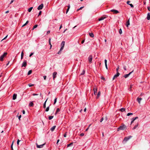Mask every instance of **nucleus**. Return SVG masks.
Returning <instances> with one entry per match:
<instances>
[{
	"instance_id": "nucleus-47",
	"label": "nucleus",
	"mask_w": 150,
	"mask_h": 150,
	"mask_svg": "<svg viewBox=\"0 0 150 150\" xmlns=\"http://www.w3.org/2000/svg\"><path fill=\"white\" fill-rule=\"evenodd\" d=\"M103 120V117H102L100 120V122H102V121Z\"/></svg>"
},
{
	"instance_id": "nucleus-28",
	"label": "nucleus",
	"mask_w": 150,
	"mask_h": 150,
	"mask_svg": "<svg viewBox=\"0 0 150 150\" xmlns=\"http://www.w3.org/2000/svg\"><path fill=\"white\" fill-rule=\"evenodd\" d=\"M32 71L31 70H29L28 71V75H30V74H31L32 73Z\"/></svg>"
},
{
	"instance_id": "nucleus-16",
	"label": "nucleus",
	"mask_w": 150,
	"mask_h": 150,
	"mask_svg": "<svg viewBox=\"0 0 150 150\" xmlns=\"http://www.w3.org/2000/svg\"><path fill=\"white\" fill-rule=\"evenodd\" d=\"M56 126H53L51 128V130L52 131H53L54 129H55Z\"/></svg>"
},
{
	"instance_id": "nucleus-8",
	"label": "nucleus",
	"mask_w": 150,
	"mask_h": 150,
	"mask_svg": "<svg viewBox=\"0 0 150 150\" xmlns=\"http://www.w3.org/2000/svg\"><path fill=\"white\" fill-rule=\"evenodd\" d=\"M57 72H54L53 74V80H54L55 78L57 77Z\"/></svg>"
},
{
	"instance_id": "nucleus-15",
	"label": "nucleus",
	"mask_w": 150,
	"mask_h": 150,
	"mask_svg": "<svg viewBox=\"0 0 150 150\" xmlns=\"http://www.w3.org/2000/svg\"><path fill=\"white\" fill-rule=\"evenodd\" d=\"M120 75V74L119 72H117L116 74H115L114 76V77H115V78H117V77H118L119 75Z\"/></svg>"
},
{
	"instance_id": "nucleus-23",
	"label": "nucleus",
	"mask_w": 150,
	"mask_h": 150,
	"mask_svg": "<svg viewBox=\"0 0 150 150\" xmlns=\"http://www.w3.org/2000/svg\"><path fill=\"white\" fill-rule=\"evenodd\" d=\"M47 99L46 100V101H45V103H44V104H43V108H46V102L47 101Z\"/></svg>"
},
{
	"instance_id": "nucleus-44",
	"label": "nucleus",
	"mask_w": 150,
	"mask_h": 150,
	"mask_svg": "<svg viewBox=\"0 0 150 150\" xmlns=\"http://www.w3.org/2000/svg\"><path fill=\"white\" fill-rule=\"evenodd\" d=\"M20 141L19 140V139H18L17 141V144L18 145L19 144V142H20Z\"/></svg>"
},
{
	"instance_id": "nucleus-55",
	"label": "nucleus",
	"mask_w": 150,
	"mask_h": 150,
	"mask_svg": "<svg viewBox=\"0 0 150 150\" xmlns=\"http://www.w3.org/2000/svg\"><path fill=\"white\" fill-rule=\"evenodd\" d=\"M83 7H80L79 9H77V11H78L79 10L81 9Z\"/></svg>"
},
{
	"instance_id": "nucleus-42",
	"label": "nucleus",
	"mask_w": 150,
	"mask_h": 150,
	"mask_svg": "<svg viewBox=\"0 0 150 150\" xmlns=\"http://www.w3.org/2000/svg\"><path fill=\"white\" fill-rule=\"evenodd\" d=\"M28 85L29 86V87H31L32 86H33L34 85L33 84H28Z\"/></svg>"
},
{
	"instance_id": "nucleus-3",
	"label": "nucleus",
	"mask_w": 150,
	"mask_h": 150,
	"mask_svg": "<svg viewBox=\"0 0 150 150\" xmlns=\"http://www.w3.org/2000/svg\"><path fill=\"white\" fill-rule=\"evenodd\" d=\"M65 42L64 41L62 42L61 44V47L60 48V51H62L64 48L65 45Z\"/></svg>"
},
{
	"instance_id": "nucleus-45",
	"label": "nucleus",
	"mask_w": 150,
	"mask_h": 150,
	"mask_svg": "<svg viewBox=\"0 0 150 150\" xmlns=\"http://www.w3.org/2000/svg\"><path fill=\"white\" fill-rule=\"evenodd\" d=\"M41 13H42V11H39V14H38V16H39L41 14Z\"/></svg>"
},
{
	"instance_id": "nucleus-20",
	"label": "nucleus",
	"mask_w": 150,
	"mask_h": 150,
	"mask_svg": "<svg viewBox=\"0 0 150 150\" xmlns=\"http://www.w3.org/2000/svg\"><path fill=\"white\" fill-rule=\"evenodd\" d=\"M24 56V53L23 51L21 53V59H23V56Z\"/></svg>"
},
{
	"instance_id": "nucleus-29",
	"label": "nucleus",
	"mask_w": 150,
	"mask_h": 150,
	"mask_svg": "<svg viewBox=\"0 0 150 150\" xmlns=\"http://www.w3.org/2000/svg\"><path fill=\"white\" fill-rule=\"evenodd\" d=\"M49 108H50L49 106L47 107V108H46V109H45V111L46 112H48L49 110Z\"/></svg>"
},
{
	"instance_id": "nucleus-49",
	"label": "nucleus",
	"mask_w": 150,
	"mask_h": 150,
	"mask_svg": "<svg viewBox=\"0 0 150 150\" xmlns=\"http://www.w3.org/2000/svg\"><path fill=\"white\" fill-rule=\"evenodd\" d=\"M130 2V1H127V4L129 5V3Z\"/></svg>"
},
{
	"instance_id": "nucleus-19",
	"label": "nucleus",
	"mask_w": 150,
	"mask_h": 150,
	"mask_svg": "<svg viewBox=\"0 0 150 150\" xmlns=\"http://www.w3.org/2000/svg\"><path fill=\"white\" fill-rule=\"evenodd\" d=\"M34 104L33 102H31L29 104V106H33Z\"/></svg>"
},
{
	"instance_id": "nucleus-7",
	"label": "nucleus",
	"mask_w": 150,
	"mask_h": 150,
	"mask_svg": "<svg viewBox=\"0 0 150 150\" xmlns=\"http://www.w3.org/2000/svg\"><path fill=\"white\" fill-rule=\"evenodd\" d=\"M43 7V4H41L38 7V10H40L42 9Z\"/></svg>"
},
{
	"instance_id": "nucleus-64",
	"label": "nucleus",
	"mask_w": 150,
	"mask_h": 150,
	"mask_svg": "<svg viewBox=\"0 0 150 150\" xmlns=\"http://www.w3.org/2000/svg\"><path fill=\"white\" fill-rule=\"evenodd\" d=\"M14 1V0H12L11 2L10 3V4H11L12 3H13V2Z\"/></svg>"
},
{
	"instance_id": "nucleus-36",
	"label": "nucleus",
	"mask_w": 150,
	"mask_h": 150,
	"mask_svg": "<svg viewBox=\"0 0 150 150\" xmlns=\"http://www.w3.org/2000/svg\"><path fill=\"white\" fill-rule=\"evenodd\" d=\"M13 142L12 143V144L11 145V149L12 150H13Z\"/></svg>"
},
{
	"instance_id": "nucleus-21",
	"label": "nucleus",
	"mask_w": 150,
	"mask_h": 150,
	"mask_svg": "<svg viewBox=\"0 0 150 150\" xmlns=\"http://www.w3.org/2000/svg\"><path fill=\"white\" fill-rule=\"evenodd\" d=\"M89 35L91 37H94V35L93 33H89Z\"/></svg>"
},
{
	"instance_id": "nucleus-17",
	"label": "nucleus",
	"mask_w": 150,
	"mask_h": 150,
	"mask_svg": "<svg viewBox=\"0 0 150 150\" xmlns=\"http://www.w3.org/2000/svg\"><path fill=\"white\" fill-rule=\"evenodd\" d=\"M130 24L129 23V19L128 20V21H127L126 23V26L127 27H128V25H129Z\"/></svg>"
},
{
	"instance_id": "nucleus-35",
	"label": "nucleus",
	"mask_w": 150,
	"mask_h": 150,
	"mask_svg": "<svg viewBox=\"0 0 150 150\" xmlns=\"http://www.w3.org/2000/svg\"><path fill=\"white\" fill-rule=\"evenodd\" d=\"M57 100V98H56L54 100V104H55L56 103Z\"/></svg>"
},
{
	"instance_id": "nucleus-46",
	"label": "nucleus",
	"mask_w": 150,
	"mask_h": 150,
	"mask_svg": "<svg viewBox=\"0 0 150 150\" xmlns=\"http://www.w3.org/2000/svg\"><path fill=\"white\" fill-rule=\"evenodd\" d=\"M134 71V70H133L131 72H129L128 74L129 75H130Z\"/></svg>"
},
{
	"instance_id": "nucleus-1",
	"label": "nucleus",
	"mask_w": 150,
	"mask_h": 150,
	"mask_svg": "<svg viewBox=\"0 0 150 150\" xmlns=\"http://www.w3.org/2000/svg\"><path fill=\"white\" fill-rule=\"evenodd\" d=\"M125 128H126V126L125 125H123L119 127L117 129V130L119 131L120 130H123Z\"/></svg>"
},
{
	"instance_id": "nucleus-2",
	"label": "nucleus",
	"mask_w": 150,
	"mask_h": 150,
	"mask_svg": "<svg viewBox=\"0 0 150 150\" xmlns=\"http://www.w3.org/2000/svg\"><path fill=\"white\" fill-rule=\"evenodd\" d=\"M7 54V52H4L3 54L0 57V60L1 61H3L4 58L6 56Z\"/></svg>"
},
{
	"instance_id": "nucleus-12",
	"label": "nucleus",
	"mask_w": 150,
	"mask_h": 150,
	"mask_svg": "<svg viewBox=\"0 0 150 150\" xmlns=\"http://www.w3.org/2000/svg\"><path fill=\"white\" fill-rule=\"evenodd\" d=\"M17 95L16 94L14 93L13 94V100H15L16 98Z\"/></svg>"
},
{
	"instance_id": "nucleus-38",
	"label": "nucleus",
	"mask_w": 150,
	"mask_h": 150,
	"mask_svg": "<svg viewBox=\"0 0 150 150\" xmlns=\"http://www.w3.org/2000/svg\"><path fill=\"white\" fill-rule=\"evenodd\" d=\"M85 73V71L84 70H83L82 71V72L81 74V75H83Z\"/></svg>"
},
{
	"instance_id": "nucleus-6",
	"label": "nucleus",
	"mask_w": 150,
	"mask_h": 150,
	"mask_svg": "<svg viewBox=\"0 0 150 150\" xmlns=\"http://www.w3.org/2000/svg\"><path fill=\"white\" fill-rule=\"evenodd\" d=\"M93 57L91 55H90L88 57V61L90 63H92V60Z\"/></svg>"
},
{
	"instance_id": "nucleus-57",
	"label": "nucleus",
	"mask_w": 150,
	"mask_h": 150,
	"mask_svg": "<svg viewBox=\"0 0 150 150\" xmlns=\"http://www.w3.org/2000/svg\"><path fill=\"white\" fill-rule=\"evenodd\" d=\"M46 77H47L46 76H43V78H44V80H46Z\"/></svg>"
},
{
	"instance_id": "nucleus-59",
	"label": "nucleus",
	"mask_w": 150,
	"mask_h": 150,
	"mask_svg": "<svg viewBox=\"0 0 150 150\" xmlns=\"http://www.w3.org/2000/svg\"><path fill=\"white\" fill-rule=\"evenodd\" d=\"M7 36L8 35H6L4 38V39L2 40L5 39L7 38Z\"/></svg>"
},
{
	"instance_id": "nucleus-61",
	"label": "nucleus",
	"mask_w": 150,
	"mask_h": 150,
	"mask_svg": "<svg viewBox=\"0 0 150 150\" xmlns=\"http://www.w3.org/2000/svg\"><path fill=\"white\" fill-rule=\"evenodd\" d=\"M132 88V85H131V86H130V88H129V91H131Z\"/></svg>"
},
{
	"instance_id": "nucleus-54",
	"label": "nucleus",
	"mask_w": 150,
	"mask_h": 150,
	"mask_svg": "<svg viewBox=\"0 0 150 150\" xmlns=\"http://www.w3.org/2000/svg\"><path fill=\"white\" fill-rule=\"evenodd\" d=\"M50 33V30H48L47 31V34H49Z\"/></svg>"
},
{
	"instance_id": "nucleus-63",
	"label": "nucleus",
	"mask_w": 150,
	"mask_h": 150,
	"mask_svg": "<svg viewBox=\"0 0 150 150\" xmlns=\"http://www.w3.org/2000/svg\"><path fill=\"white\" fill-rule=\"evenodd\" d=\"M70 8V5H69L68 6V8H69V9Z\"/></svg>"
},
{
	"instance_id": "nucleus-4",
	"label": "nucleus",
	"mask_w": 150,
	"mask_h": 150,
	"mask_svg": "<svg viewBox=\"0 0 150 150\" xmlns=\"http://www.w3.org/2000/svg\"><path fill=\"white\" fill-rule=\"evenodd\" d=\"M132 137V136H129L128 137H126L124 139L123 142H126Z\"/></svg>"
},
{
	"instance_id": "nucleus-48",
	"label": "nucleus",
	"mask_w": 150,
	"mask_h": 150,
	"mask_svg": "<svg viewBox=\"0 0 150 150\" xmlns=\"http://www.w3.org/2000/svg\"><path fill=\"white\" fill-rule=\"evenodd\" d=\"M107 60L106 59H105V64H107Z\"/></svg>"
},
{
	"instance_id": "nucleus-53",
	"label": "nucleus",
	"mask_w": 150,
	"mask_h": 150,
	"mask_svg": "<svg viewBox=\"0 0 150 150\" xmlns=\"http://www.w3.org/2000/svg\"><path fill=\"white\" fill-rule=\"evenodd\" d=\"M61 51H60V50L58 52V54H60L61 53Z\"/></svg>"
},
{
	"instance_id": "nucleus-56",
	"label": "nucleus",
	"mask_w": 150,
	"mask_h": 150,
	"mask_svg": "<svg viewBox=\"0 0 150 150\" xmlns=\"http://www.w3.org/2000/svg\"><path fill=\"white\" fill-rule=\"evenodd\" d=\"M119 69V67H118L116 69V71H117V72H118V71Z\"/></svg>"
},
{
	"instance_id": "nucleus-40",
	"label": "nucleus",
	"mask_w": 150,
	"mask_h": 150,
	"mask_svg": "<svg viewBox=\"0 0 150 150\" xmlns=\"http://www.w3.org/2000/svg\"><path fill=\"white\" fill-rule=\"evenodd\" d=\"M34 54V53H33V52H32V53H31L30 54V55H29V57H31L32 55H33V54Z\"/></svg>"
},
{
	"instance_id": "nucleus-22",
	"label": "nucleus",
	"mask_w": 150,
	"mask_h": 150,
	"mask_svg": "<svg viewBox=\"0 0 150 150\" xmlns=\"http://www.w3.org/2000/svg\"><path fill=\"white\" fill-rule=\"evenodd\" d=\"M33 7H31L30 8L28 9V11L29 12H30L31 11V10H32V9H33Z\"/></svg>"
},
{
	"instance_id": "nucleus-32",
	"label": "nucleus",
	"mask_w": 150,
	"mask_h": 150,
	"mask_svg": "<svg viewBox=\"0 0 150 150\" xmlns=\"http://www.w3.org/2000/svg\"><path fill=\"white\" fill-rule=\"evenodd\" d=\"M133 115V113H128L127 114V116H129L130 115Z\"/></svg>"
},
{
	"instance_id": "nucleus-30",
	"label": "nucleus",
	"mask_w": 150,
	"mask_h": 150,
	"mask_svg": "<svg viewBox=\"0 0 150 150\" xmlns=\"http://www.w3.org/2000/svg\"><path fill=\"white\" fill-rule=\"evenodd\" d=\"M125 108H121L120 109V110L121 112H123L125 111Z\"/></svg>"
},
{
	"instance_id": "nucleus-11",
	"label": "nucleus",
	"mask_w": 150,
	"mask_h": 150,
	"mask_svg": "<svg viewBox=\"0 0 150 150\" xmlns=\"http://www.w3.org/2000/svg\"><path fill=\"white\" fill-rule=\"evenodd\" d=\"M37 144V147L38 148H42L43 147V146L45 145V144H41L40 145H38Z\"/></svg>"
},
{
	"instance_id": "nucleus-58",
	"label": "nucleus",
	"mask_w": 150,
	"mask_h": 150,
	"mask_svg": "<svg viewBox=\"0 0 150 150\" xmlns=\"http://www.w3.org/2000/svg\"><path fill=\"white\" fill-rule=\"evenodd\" d=\"M147 8L149 11H150V7L149 6H148L147 7Z\"/></svg>"
},
{
	"instance_id": "nucleus-24",
	"label": "nucleus",
	"mask_w": 150,
	"mask_h": 150,
	"mask_svg": "<svg viewBox=\"0 0 150 150\" xmlns=\"http://www.w3.org/2000/svg\"><path fill=\"white\" fill-rule=\"evenodd\" d=\"M129 76V75L128 74H126L124 75V77L125 78H127Z\"/></svg>"
},
{
	"instance_id": "nucleus-5",
	"label": "nucleus",
	"mask_w": 150,
	"mask_h": 150,
	"mask_svg": "<svg viewBox=\"0 0 150 150\" xmlns=\"http://www.w3.org/2000/svg\"><path fill=\"white\" fill-rule=\"evenodd\" d=\"M27 61L26 60H24L22 64L21 67H25L27 66Z\"/></svg>"
},
{
	"instance_id": "nucleus-31",
	"label": "nucleus",
	"mask_w": 150,
	"mask_h": 150,
	"mask_svg": "<svg viewBox=\"0 0 150 150\" xmlns=\"http://www.w3.org/2000/svg\"><path fill=\"white\" fill-rule=\"evenodd\" d=\"M73 145V143H71L69 144H68L67 145V146L68 147L70 146H71L72 145Z\"/></svg>"
},
{
	"instance_id": "nucleus-50",
	"label": "nucleus",
	"mask_w": 150,
	"mask_h": 150,
	"mask_svg": "<svg viewBox=\"0 0 150 150\" xmlns=\"http://www.w3.org/2000/svg\"><path fill=\"white\" fill-rule=\"evenodd\" d=\"M69 8H67V10L66 12V13L67 14V13L68 12V11H69Z\"/></svg>"
},
{
	"instance_id": "nucleus-37",
	"label": "nucleus",
	"mask_w": 150,
	"mask_h": 150,
	"mask_svg": "<svg viewBox=\"0 0 150 150\" xmlns=\"http://www.w3.org/2000/svg\"><path fill=\"white\" fill-rule=\"evenodd\" d=\"M60 111V110L59 108H57V110H56L57 112V113L58 112H59Z\"/></svg>"
},
{
	"instance_id": "nucleus-13",
	"label": "nucleus",
	"mask_w": 150,
	"mask_h": 150,
	"mask_svg": "<svg viewBox=\"0 0 150 150\" xmlns=\"http://www.w3.org/2000/svg\"><path fill=\"white\" fill-rule=\"evenodd\" d=\"M142 100V98H139V97H138L137 99V101L138 102V103L139 104L140 103L141 101V100Z\"/></svg>"
},
{
	"instance_id": "nucleus-43",
	"label": "nucleus",
	"mask_w": 150,
	"mask_h": 150,
	"mask_svg": "<svg viewBox=\"0 0 150 150\" xmlns=\"http://www.w3.org/2000/svg\"><path fill=\"white\" fill-rule=\"evenodd\" d=\"M84 135V134L83 133H81L80 134V136H83Z\"/></svg>"
},
{
	"instance_id": "nucleus-34",
	"label": "nucleus",
	"mask_w": 150,
	"mask_h": 150,
	"mask_svg": "<svg viewBox=\"0 0 150 150\" xmlns=\"http://www.w3.org/2000/svg\"><path fill=\"white\" fill-rule=\"evenodd\" d=\"M38 25H35L33 27V30L34 28H36L38 27Z\"/></svg>"
},
{
	"instance_id": "nucleus-60",
	"label": "nucleus",
	"mask_w": 150,
	"mask_h": 150,
	"mask_svg": "<svg viewBox=\"0 0 150 150\" xmlns=\"http://www.w3.org/2000/svg\"><path fill=\"white\" fill-rule=\"evenodd\" d=\"M64 137H66V136H67V134H66V133H65V134H64Z\"/></svg>"
},
{
	"instance_id": "nucleus-41",
	"label": "nucleus",
	"mask_w": 150,
	"mask_h": 150,
	"mask_svg": "<svg viewBox=\"0 0 150 150\" xmlns=\"http://www.w3.org/2000/svg\"><path fill=\"white\" fill-rule=\"evenodd\" d=\"M129 5L131 7L133 8L134 7V6L132 4H129Z\"/></svg>"
},
{
	"instance_id": "nucleus-26",
	"label": "nucleus",
	"mask_w": 150,
	"mask_h": 150,
	"mask_svg": "<svg viewBox=\"0 0 150 150\" xmlns=\"http://www.w3.org/2000/svg\"><path fill=\"white\" fill-rule=\"evenodd\" d=\"M54 117L53 116H49V120H51Z\"/></svg>"
},
{
	"instance_id": "nucleus-51",
	"label": "nucleus",
	"mask_w": 150,
	"mask_h": 150,
	"mask_svg": "<svg viewBox=\"0 0 150 150\" xmlns=\"http://www.w3.org/2000/svg\"><path fill=\"white\" fill-rule=\"evenodd\" d=\"M21 115H20L19 116H18V119L19 120H20V118H21Z\"/></svg>"
},
{
	"instance_id": "nucleus-25",
	"label": "nucleus",
	"mask_w": 150,
	"mask_h": 150,
	"mask_svg": "<svg viewBox=\"0 0 150 150\" xmlns=\"http://www.w3.org/2000/svg\"><path fill=\"white\" fill-rule=\"evenodd\" d=\"M138 124H137L135 125V126L132 128V129L134 130L136 129L138 127Z\"/></svg>"
},
{
	"instance_id": "nucleus-39",
	"label": "nucleus",
	"mask_w": 150,
	"mask_h": 150,
	"mask_svg": "<svg viewBox=\"0 0 150 150\" xmlns=\"http://www.w3.org/2000/svg\"><path fill=\"white\" fill-rule=\"evenodd\" d=\"M123 69L125 71L127 70L125 66H123Z\"/></svg>"
},
{
	"instance_id": "nucleus-62",
	"label": "nucleus",
	"mask_w": 150,
	"mask_h": 150,
	"mask_svg": "<svg viewBox=\"0 0 150 150\" xmlns=\"http://www.w3.org/2000/svg\"><path fill=\"white\" fill-rule=\"evenodd\" d=\"M22 112H23V114H25V111L24 110H23V111Z\"/></svg>"
},
{
	"instance_id": "nucleus-33",
	"label": "nucleus",
	"mask_w": 150,
	"mask_h": 150,
	"mask_svg": "<svg viewBox=\"0 0 150 150\" xmlns=\"http://www.w3.org/2000/svg\"><path fill=\"white\" fill-rule=\"evenodd\" d=\"M119 33L120 34H121L122 33V30L121 29H120L119 30Z\"/></svg>"
},
{
	"instance_id": "nucleus-9",
	"label": "nucleus",
	"mask_w": 150,
	"mask_h": 150,
	"mask_svg": "<svg viewBox=\"0 0 150 150\" xmlns=\"http://www.w3.org/2000/svg\"><path fill=\"white\" fill-rule=\"evenodd\" d=\"M110 11L112 12H113L115 14L119 12L117 10L115 9H112L110 10Z\"/></svg>"
},
{
	"instance_id": "nucleus-18",
	"label": "nucleus",
	"mask_w": 150,
	"mask_h": 150,
	"mask_svg": "<svg viewBox=\"0 0 150 150\" xmlns=\"http://www.w3.org/2000/svg\"><path fill=\"white\" fill-rule=\"evenodd\" d=\"M105 18V17H101L100 18L98 19L99 21H101L104 20Z\"/></svg>"
},
{
	"instance_id": "nucleus-14",
	"label": "nucleus",
	"mask_w": 150,
	"mask_h": 150,
	"mask_svg": "<svg viewBox=\"0 0 150 150\" xmlns=\"http://www.w3.org/2000/svg\"><path fill=\"white\" fill-rule=\"evenodd\" d=\"M147 19L148 20H150V13H149L147 14Z\"/></svg>"
},
{
	"instance_id": "nucleus-27",
	"label": "nucleus",
	"mask_w": 150,
	"mask_h": 150,
	"mask_svg": "<svg viewBox=\"0 0 150 150\" xmlns=\"http://www.w3.org/2000/svg\"><path fill=\"white\" fill-rule=\"evenodd\" d=\"M100 91H99L98 92V94H97V98H98L99 97V96H100Z\"/></svg>"
},
{
	"instance_id": "nucleus-52",
	"label": "nucleus",
	"mask_w": 150,
	"mask_h": 150,
	"mask_svg": "<svg viewBox=\"0 0 150 150\" xmlns=\"http://www.w3.org/2000/svg\"><path fill=\"white\" fill-rule=\"evenodd\" d=\"M38 94H35V93H33V95L34 96H38Z\"/></svg>"
},
{
	"instance_id": "nucleus-10",
	"label": "nucleus",
	"mask_w": 150,
	"mask_h": 150,
	"mask_svg": "<svg viewBox=\"0 0 150 150\" xmlns=\"http://www.w3.org/2000/svg\"><path fill=\"white\" fill-rule=\"evenodd\" d=\"M93 90L94 91V94L96 95L97 92V88L96 87H94L93 88Z\"/></svg>"
}]
</instances>
